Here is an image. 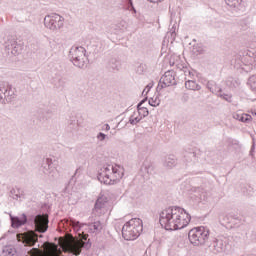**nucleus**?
Returning <instances> with one entry per match:
<instances>
[{
	"label": "nucleus",
	"instance_id": "f257e3e1",
	"mask_svg": "<svg viewBox=\"0 0 256 256\" xmlns=\"http://www.w3.org/2000/svg\"><path fill=\"white\" fill-rule=\"evenodd\" d=\"M159 221L166 231H178L191 223V215L179 206H170L160 212Z\"/></svg>",
	"mask_w": 256,
	"mask_h": 256
},
{
	"label": "nucleus",
	"instance_id": "f03ea898",
	"mask_svg": "<svg viewBox=\"0 0 256 256\" xmlns=\"http://www.w3.org/2000/svg\"><path fill=\"white\" fill-rule=\"evenodd\" d=\"M10 220L13 229H19V227L27 224V222L34 225V229L37 233H47V229H49V216L45 214H38L36 216L31 215L27 217V215L23 213L21 218L10 216Z\"/></svg>",
	"mask_w": 256,
	"mask_h": 256
},
{
	"label": "nucleus",
	"instance_id": "7ed1b4c3",
	"mask_svg": "<svg viewBox=\"0 0 256 256\" xmlns=\"http://www.w3.org/2000/svg\"><path fill=\"white\" fill-rule=\"evenodd\" d=\"M125 175V170L120 165L103 166L97 175L98 181L104 185H114L115 181H120Z\"/></svg>",
	"mask_w": 256,
	"mask_h": 256
},
{
	"label": "nucleus",
	"instance_id": "20e7f679",
	"mask_svg": "<svg viewBox=\"0 0 256 256\" xmlns=\"http://www.w3.org/2000/svg\"><path fill=\"white\" fill-rule=\"evenodd\" d=\"M143 232V221L139 218H133L126 222L122 227V237L125 241H135Z\"/></svg>",
	"mask_w": 256,
	"mask_h": 256
},
{
	"label": "nucleus",
	"instance_id": "39448f33",
	"mask_svg": "<svg viewBox=\"0 0 256 256\" xmlns=\"http://www.w3.org/2000/svg\"><path fill=\"white\" fill-rule=\"evenodd\" d=\"M70 61L78 69H86L89 64V58L87 57V50L82 46H72L69 51Z\"/></svg>",
	"mask_w": 256,
	"mask_h": 256
},
{
	"label": "nucleus",
	"instance_id": "423d86ee",
	"mask_svg": "<svg viewBox=\"0 0 256 256\" xmlns=\"http://www.w3.org/2000/svg\"><path fill=\"white\" fill-rule=\"evenodd\" d=\"M209 235V229L205 228V226H200L189 231L188 239L192 245L200 247V245H206L209 241Z\"/></svg>",
	"mask_w": 256,
	"mask_h": 256
},
{
	"label": "nucleus",
	"instance_id": "0eeeda50",
	"mask_svg": "<svg viewBox=\"0 0 256 256\" xmlns=\"http://www.w3.org/2000/svg\"><path fill=\"white\" fill-rule=\"evenodd\" d=\"M64 24L65 18L59 14L47 15L44 18V25L50 31H59V29H63Z\"/></svg>",
	"mask_w": 256,
	"mask_h": 256
},
{
	"label": "nucleus",
	"instance_id": "6e6552de",
	"mask_svg": "<svg viewBox=\"0 0 256 256\" xmlns=\"http://www.w3.org/2000/svg\"><path fill=\"white\" fill-rule=\"evenodd\" d=\"M16 239L20 243L26 245V247H34L35 243L39 241V236L37 235V233H35V231L28 230L23 233H18L16 235Z\"/></svg>",
	"mask_w": 256,
	"mask_h": 256
},
{
	"label": "nucleus",
	"instance_id": "1a4fd4ad",
	"mask_svg": "<svg viewBox=\"0 0 256 256\" xmlns=\"http://www.w3.org/2000/svg\"><path fill=\"white\" fill-rule=\"evenodd\" d=\"M15 99V91L7 82H0V103H11Z\"/></svg>",
	"mask_w": 256,
	"mask_h": 256
},
{
	"label": "nucleus",
	"instance_id": "9d476101",
	"mask_svg": "<svg viewBox=\"0 0 256 256\" xmlns=\"http://www.w3.org/2000/svg\"><path fill=\"white\" fill-rule=\"evenodd\" d=\"M42 172L51 181H53V179H57V177H59V172L55 169V167H53V160L51 158H46L43 161Z\"/></svg>",
	"mask_w": 256,
	"mask_h": 256
},
{
	"label": "nucleus",
	"instance_id": "9b49d317",
	"mask_svg": "<svg viewBox=\"0 0 256 256\" xmlns=\"http://www.w3.org/2000/svg\"><path fill=\"white\" fill-rule=\"evenodd\" d=\"M71 225L77 231H79L81 229V227H83V225H87L89 232L95 233L96 235L101 233V231H103V224L101 223V221H95L93 223H88V224H82L79 221H72Z\"/></svg>",
	"mask_w": 256,
	"mask_h": 256
},
{
	"label": "nucleus",
	"instance_id": "f8f14e48",
	"mask_svg": "<svg viewBox=\"0 0 256 256\" xmlns=\"http://www.w3.org/2000/svg\"><path fill=\"white\" fill-rule=\"evenodd\" d=\"M171 85H177V81H175V75L173 71H167L160 78L156 91H161V89H165V87H169Z\"/></svg>",
	"mask_w": 256,
	"mask_h": 256
},
{
	"label": "nucleus",
	"instance_id": "ddd939ff",
	"mask_svg": "<svg viewBox=\"0 0 256 256\" xmlns=\"http://www.w3.org/2000/svg\"><path fill=\"white\" fill-rule=\"evenodd\" d=\"M153 173H155V166H153V162L149 159H145L140 168L141 177L147 181Z\"/></svg>",
	"mask_w": 256,
	"mask_h": 256
},
{
	"label": "nucleus",
	"instance_id": "4468645a",
	"mask_svg": "<svg viewBox=\"0 0 256 256\" xmlns=\"http://www.w3.org/2000/svg\"><path fill=\"white\" fill-rule=\"evenodd\" d=\"M6 49L8 50V53H11L17 57V55H20V53L23 51V44L18 43V41L15 39H11L8 40Z\"/></svg>",
	"mask_w": 256,
	"mask_h": 256
},
{
	"label": "nucleus",
	"instance_id": "2eb2a0df",
	"mask_svg": "<svg viewBox=\"0 0 256 256\" xmlns=\"http://www.w3.org/2000/svg\"><path fill=\"white\" fill-rule=\"evenodd\" d=\"M212 247L216 253H223L227 249V243L222 239H215L212 243Z\"/></svg>",
	"mask_w": 256,
	"mask_h": 256
},
{
	"label": "nucleus",
	"instance_id": "dca6fc26",
	"mask_svg": "<svg viewBox=\"0 0 256 256\" xmlns=\"http://www.w3.org/2000/svg\"><path fill=\"white\" fill-rule=\"evenodd\" d=\"M233 119H235L236 121H241V123H250L253 117H251V115L249 114L236 112L233 114Z\"/></svg>",
	"mask_w": 256,
	"mask_h": 256
},
{
	"label": "nucleus",
	"instance_id": "f3484780",
	"mask_svg": "<svg viewBox=\"0 0 256 256\" xmlns=\"http://www.w3.org/2000/svg\"><path fill=\"white\" fill-rule=\"evenodd\" d=\"M228 7L234 9V11H241L243 9V0H224Z\"/></svg>",
	"mask_w": 256,
	"mask_h": 256
},
{
	"label": "nucleus",
	"instance_id": "a211bd4d",
	"mask_svg": "<svg viewBox=\"0 0 256 256\" xmlns=\"http://www.w3.org/2000/svg\"><path fill=\"white\" fill-rule=\"evenodd\" d=\"M147 101V98H144L142 101L139 102V104L137 105V109H138V115L140 117H147L149 115V109H147L146 107H142L143 103H145Z\"/></svg>",
	"mask_w": 256,
	"mask_h": 256
},
{
	"label": "nucleus",
	"instance_id": "6ab92c4d",
	"mask_svg": "<svg viewBox=\"0 0 256 256\" xmlns=\"http://www.w3.org/2000/svg\"><path fill=\"white\" fill-rule=\"evenodd\" d=\"M25 195V191H23V189L21 188H12L10 190V197H12V199H15L17 201V199H21L22 197H24Z\"/></svg>",
	"mask_w": 256,
	"mask_h": 256
},
{
	"label": "nucleus",
	"instance_id": "aec40b11",
	"mask_svg": "<svg viewBox=\"0 0 256 256\" xmlns=\"http://www.w3.org/2000/svg\"><path fill=\"white\" fill-rule=\"evenodd\" d=\"M106 203H107V198L106 197L98 198L95 205H94V210L96 211V213H101V209L105 208Z\"/></svg>",
	"mask_w": 256,
	"mask_h": 256
},
{
	"label": "nucleus",
	"instance_id": "412c9836",
	"mask_svg": "<svg viewBox=\"0 0 256 256\" xmlns=\"http://www.w3.org/2000/svg\"><path fill=\"white\" fill-rule=\"evenodd\" d=\"M91 244L89 242H80L78 245L73 246L75 255H81V249H90Z\"/></svg>",
	"mask_w": 256,
	"mask_h": 256
},
{
	"label": "nucleus",
	"instance_id": "4be33fe9",
	"mask_svg": "<svg viewBox=\"0 0 256 256\" xmlns=\"http://www.w3.org/2000/svg\"><path fill=\"white\" fill-rule=\"evenodd\" d=\"M186 89L190 91H201V85L197 84L194 80H188L185 82Z\"/></svg>",
	"mask_w": 256,
	"mask_h": 256
},
{
	"label": "nucleus",
	"instance_id": "5701e85b",
	"mask_svg": "<svg viewBox=\"0 0 256 256\" xmlns=\"http://www.w3.org/2000/svg\"><path fill=\"white\" fill-rule=\"evenodd\" d=\"M175 165H177V158L174 155H170L165 159L164 167H167V169H173Z\"/></svg>",
	"mask_w": 256,
	"mask_h": 256
},
{
	"label": "nucleus",
	"instance_id": "b1692460",
	"mask_svg": "<svg viewBox=\"0 0 256 256\" xmlns=\"http://www.w3.org/2000/svg\"><path fill=\"white\" fill-rule=\"evenodd\" d=\"M1 256H17V250L13 246H5Z\"/></svg>",
	"mask_w": 256,
	"mask_h": 256
},
{
	"label": "nucleus",
	"instance_id": "393cba45",
	"mask_svg": "<svg viewBox=\"0 0 256 256\" xmlns=\"http://www.w3.org/2000/svg\"><path fill=\"white\" fill-rule=\"evenodd\" d=\"M107 68L111 69L112 71H119V61L115 58H112L108 61Z\"/></svg>",
	"mask_w": 256,
	"mask_h": 256
},
{
	"label": "nucleus",
	"instance_id": "a878e982",
	"mask_svg": "<svg viewBox=\"0 0 256 256\" xmlns=\"http://www.w3.org/2000/svg\"><path fill=\"white\" fill-rule=\"evenodd\" d=\"M137 115L136 113H134L133 115L130 116L129 118V123L131 125H137V123H139V121H141V119H143V117L141 116H135Z\"/></svg>",
	"mask_w": 256,
	"mask_h": 256
},
{
	"label": "nucleus",
	"instance_id": "bb28decb",
	"mask_svg": "<svg viewBox=\"0 0 256 256\" xmlns=\"http://www.w3.org/2000/svg\"><path fill=\"white\" fill-rule=\"evenodd\" d=\"M247 84L249 85L250 89L256 91V76L253 75L248 79Z\"/></svg>",
	"mask_w": 256,
	"mask_h": 256
},
{
	"label": "nucleus",
	"instance_id": "cd10ccee",
	"mask_svg": "<svg viewBox=\"0 0 256 256\" xmlns=\"http://www.w3.org/2000/svg\"><path fill=\"white\" fill-rule=\"evenodd\" d=\"M148 103H149V105H151V107H159L161 100H159V98H157V97L150 98Z\"/></svg>",
	"mask_w": 256,
	"mask_h": 256
},
{
	"label": "nucleus",
	"instance_id": "c85d7f7f",
	"mask_svg": "<svg viewBox=\"0 0 256 256\" xmlns=\"http://www.w3.org/2000/svg\"><path fill=\"white\" fill-rule=\"evenodd\" d=\"M145 71H147V65H145V64H140L136 68V73H138V75H143V73H145Z\"/></svg>",
	"mask_w": 256,
	"mask_h": 256
},
{
	"label": "nucleus",
	"instance_id": "c756f323",
	"mask_svg": "<svg viewBox=\"0 0 256 256\" xmlns=\"http://www.w3.org/2000/svg\"><path fill=\"white\" fill-rule=\"evenodd\" d=\"M218 97H221L222 99H224V101H227L228 103H231V101H233L231 94L220 93L218 94Z\"/></svg>",
	"mask_w": 256,
	"mask_h": 256
},
{
	"label": "nucleus",
	"instance_id": "7c9ffc66",
	"mask_svg": "<svg viewBox=\"0 0 256 256\" xmlns=\"http://www.w3.org/2000/svg\"><path fill=\"white\" fill-rule=\"evenodd\" d=\"M97 139H98V141H105V139H107V135L103 132H99L97 134Z\"/></svg>",
	"mask_w": 256,
	"mask_h": 256
},
{
	"label": "nucleus",
	"instance_id": "2f4dec72",
	"mask_svg": "<svg viewBox=\"0 0 256 256\" xmlns=\"http://www.w3.org/2000/svg\"><path fill=\"white\" fill-rule=\"evenodd\" d=\"M213 81H209L207 83V89H209V91H211V93H215V90L213 89Z\"/></svg>",
	"mask_w": 256,
	"mask_h": 256
},
{
	"label": "nucleus",
	"instance_id": "473e14b6",
	"mask_svg": "<svg viewBox=\"0 0 256 256\" xmlns=\"http://www.w3.org/2000/svg\"><path fill=\"white\" fill-rule=\"evenodd\" d=\"M200 199H202V201H207V192L202 191L200 194Z\"/></svg>",
	"mask_w": 256,
	"mask_h": 256
},
{
	"label": "nucleus",
	"instance_id": "72a5a7b5",
	"mask_svg": "<svg viewBox=\"0 0 256 256\" xmlns=\"http://www.w3.org/2000/svg\"><path fill=\"white\" fill-rule=\"evenodd\" d=\"M153 82H150L146 87H145V91H147V93H149V91H151V89L153 88Z\"/></svg>",
	"mask_w": 256,
	"mask_h": 256
},
{
	"label": "nucleus",
	"instance_id": "f704fd0d",
	"mask_svg": "<svg viewBox=\"0 0 256 256\" xmlns=\"http://www.w3.org/2000/svg\"><path fill=\"white\" fill-rule=\"evenodd\" d=\"M111 126H109V124H104L102 127V131H110Z\"/></svg>",
	"mask_w": 256,
	"mask_h": 256
},
{
	"label": "nucleus",
	"instance_id": "c9c22d12",
	"mask_svg": "<svg viewBox=\"0 0 256 256\" xmlns=\"http://www.w3.org/2000/svg\"><path fill=\"white\" fill-rule=\"evenodd\" d=\"M127 3H128L127 9H130L131 7H133V0H127Z\"/></svg>",
	"mask_w": 256,
	"mask_h": 256
},
{
	"label": "nucleus",
	"instance_id": "e433bc0d",
	"mask_svg": "<svg viewBox=\"0 0 256 256\" xmlns=\"http://www.w3.org/2000/svg\"><path fill=\"white\" fill-rule=\"evenodd\" d=\"M128 11H132V13L137 14V9H135V6H132Z\"/></svg>",
	"mask_w": 256,
	"mask_h": 256
},
{
	"label": "nucleus",
	"instance_id": "4c0bfd02",
	"mask_svg": "<svg viewBox=\"0 0 256 256\" xmlns=\"http://www.w3.org/2000/svg\"><path fill=\"white\" fill-rule=\"evenodd\" d=\"M149 92H147V90H145V88H144V90H143V92H142V95L144 96V97H146V95L148 94Z\"/></svg>",
	"mask_w": 256,
	"mask_h": 256
},
{
	"label": "nucleus",
	"instance_id": "58836bf2",
	"mask_svg": "<svg viewBox=\"0 0 256 256\" xmlns=\"http://www.w3.org/2000/svg\"><path fill=\"white\" fill-rule=\"evenodd\" d=\"M148 1H151V3H158V1L161 3V1L163 0H148Z\"/></svg>",
	"mask_w": 256,
	"mask_h": 256
},
{
	"label": "nucleus",
	"instance_id": "ea45409f",
	"mask_svg": "<svg viewBox=\"0 0 256 256\" xmlns=\"http://www.w3.org/2000/svg\"><path fill=\"white\" fill-rule=\"evenodd\" d=\"M69 125H72L74 127L75 126V120H70Z\"/></svg>",
	"mask_w": 256,
	"mask_h": 256
},
{
	"label": "nucleus",
	"instance_id": "a19ab883",
	"mask_svg": "<svg viewBox=\"0 0 256 256\" xmlns=\"http://www.w3.org/2000/svg\"><path fill=\"white\" fill-rule=\"evenodd\" d=\"M89 237V235L88 234H85L84 236H83V239H84V241H87V238Z\"/></svg>",
	"mask_w": 256,
	"mask_h": 256
},
{
	"label": "nucleus",
	"instance_id": "79ce46f5",
	"mask_svg": "<svg viewBox=\"0 0 256 256\" xmlns=\"http://www.w3.org/2000/svg\"><path fill=\"white\" fill-rule=\"evenodd\" d=\"M79 171H81V168L76 169L75 175H77V173H79Z\"/></svg>",
	"mask_w": 256,
	"mask_h": 256
},
{
	"label": "nucleus",
	"instance_id": "37998d69",
	"mask_svg": "<svg viewBox=\"0 0 256 256\" xmlns=\"http://www.w3.org/2000/svg\"><path fill=\"white\" fill-rule=\"evenodd\" d=\"M188 75H191V71H188Z\"/></svg>",
	"mask_w": 256,
	"mask_h": 256
},
{
	"label": "nucleus",
	"instance_id": "c03bdc74",
	"mask_svg": "<svg viewBox=\"0 0 256 256\" xmlns=\"http://www.w3.org/2000/svg\"><path fill=\"white\" fill-rule=\"evenodd\" d=\"M221 91H222V90H221V89H219V90H218V93H221Z\"/></svg>",
	"mask_w": 256,
	"mask_h": 256
},
{
	"label": "nucleus",
	"instance_id": "a18cd8bd",
	"mask_svg": "<svg viewBox=\"0 0 256 256\" xmlns=\"http://www.w3.org/2000/svg\"><path fill=\"white\" fill-rule=\"evenodd\" d=\"M185 75H187V71H184Z\"/></svg>",
	"mask_w": 256,
	"mask_h": 256
},
{
	"label": "nucleus",
	"instance_id": "49530a36",
	"mask_svg": "<svg viewBox=\"0 0 256 256\" xmlns=\"http://www.w3.org/2000/svg\"><path fill=\"white\" fill-rule=\"evenodd\" d=\"M62 81H63L62 79L59 80L60 83H61Z\"/></svg>",
	"mask_w": 256,
	"mask_h": 256
},
{
	"label": "nucleus",
	"instance_id": "de8ad7c7",
	"mask_svg": "<svg viewBox=\"0 0 256 256\" xmlns=\"http://www.w3.org/2000/svg\"><path fill=\"white\" fill-rule=\"evenodd\" d=\"M255 115H256V113H255Z\"/></svg>",
	"mask_w": 256,
	"mask_h": 256
}]
</instances>
